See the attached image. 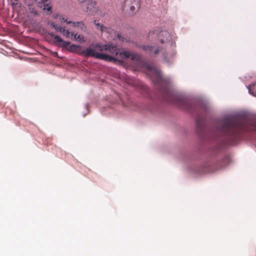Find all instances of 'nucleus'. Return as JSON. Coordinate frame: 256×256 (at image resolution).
Here are the masks:
<instances>
[{
	"label": "nucleus",
	"mask_w": 256,
	"mask_h": 256,
	"mask_svg": "<svg viewBox=\"0 0 256 256\" xmlns=\"http://www.w3.org/2000/svg\"><path fill=\"white\" fill-rule=\"evenodd\" d=\"M182 106L192 113H196V132L200 137L216 144H236L244 132L256 133V119L243 120L229 114L217 120L212 128H207L205 117L202 112L206 111V106L202 100H180L177 93V107Z\"/></svg>",
	"instance_id": "obj_1"
},
{
	"label": "nucleus",
	"mask_w": 256,
	"mask_h": 256,
	"mask_svg": "<svg viewBox=\"0 0 256 256\" xmlns=\"http://www.w3.org/2000/svg\"><path fill=\"white\" fill-rule=\"evenodd\" d=\"M80 52V55L86 57L91 56L107 62L123 60L130 58L136 64L143 65L141 58L137 53L126 50L121 52L116 45L110 43L105 45L92 44L90 46L84 50L82 48Z\"/></svg>",
	"instance_id": "obj_2"
},
{
	"label": "nucleus",
	"mask_w": 256,
	"mask_h": 256,
	"mask_svg": "<svg viewBox=\"0 0 256 256\" xmlns=\"http://www.w3.org/2000/svg\"><path fill=\"white\" fill-rule=\"evenodd\" d=\"M148 74L154 82L156 84L163 95L164 98L168 102H172L174 96L170 90V84L168 80L165 78L160 71L152 66H148Z\"/></svg>",
	"instance_id": "obj_3"
},
{
	"label": "nucleus",
	"mask_w": 256,
	"mask_h": 256,
	"mask_svg": "<svg viewBox=\"0 0 256 256\" xmlns=\"http://www.w3.org/2000/svg\"><path fill=\"white\" fill-rule=\"evenodd\" d=\"M148 38L151 42H155L158 38L162 44H167V47L173 45L171 42L172 36L168 31H160L159 30L150 31L148 36Z\"/></svg>",
	"instance_id": "obj_4"
},
{
	"label": "nucleus",
	"mask_w": 256,
	"mask_h": 256,
	"mask_svg": "<svg viewBox=\"0 0 256 256\" xmlns=\"http://www.w3.org/2000/svg\"><path fill=\"white\" fill-rule=\"evenodd\" d=\"M230 162L229 156H224L222 160L208 164L206 165V172H214L227 166Z\"/></svg>",
	"instance_id": "obj_5"
},
{
	"label": "nucleus",
	"mask_w": 256,
	"mask_h": 256,
	"mask_svg": "<svg viewBox=\"0 0 256 256\" xmlns=\"http://www.w3.org/2000/svg\"><path fill=\"white\" fill-rule=\"evenodd\" d=\"M122 8L133 16L139 10L140 7V0H124L122 4Z\"/></svg>",
	"instance_id": "obj_6"
},
{
	"label": "nucleus",
	"mask_w": 256,
	"mask_h": 256,
	"mask_svg": "<svg viewBox=\"0 0 256 256\" xmlns=\"http://www.w3.org/2000/svg\"><path fill=\"white\" fill-rule=\"evenodd\" d=\"M86 11L88 14L94 15L98 13L100 10L96 6V2L94 0H88L86 3Z\"/></svg>",
	"instance_id": "obj_7"
},
{
	"label": "nucleus",
	"mask_w": 256,
	"mask_h": 256,
	"mask_svg": "<svg viewBox=\"0 0 256 256\" xmlns=\"http://www.w3.org/2000/svg\"><path fill=\"white\" fill-rule=\"evenodd\" d=\"M38 7L42 8L43 10H46L48 14L52 12V6L50 4L49 0H34Z\"/></svg>",
	"instance_id": "obj_8"
},
{
	"label": "nucleus",
	"mask_w": 256,
	"mask_h": 256,
	"mask_svg": "<svg viewBox=\"0 0 256 256\" xmlns=\"http://www.w3.org/2000/svg\"><path fill=\"white\" fill-rule=\"evenodd\" d=\"M142 48L145 52L150 54L153 52L155 55H157L162 50L160 47L152 46H143Z\"/></svg>",
	"instance_id": "obj_9"
},
{
	"label": "nucleus",
	"mask_w": 256,
	"mask_h": 256,
	"mask_svg": "<svg viewBox=\"0 0 256 256\" xmlns=\"http://www.w3.org/2000/svg\"><path fill=\"white\" fill-rule=\"evenodd\" d=\"M54 42L58 46H62L63 48H66L70 44V42L64 41L59 36H54Z\"/></svg>",
	"instance_id": "obj_10"
},
{
	"label": "nucleus",
	"mask_w": 256,
	"mask_h": 256,
	"mask_svg": "<svg viewBox=\"0 0 256 256\" xmlns=\"http://www.w3.org/2000/svg\"><path fill=\"white\" fill-rule=\"evenodd\" d=\"M82 46H76L75 44H72L70 46L69 48V50L71 52H74L80 55V52H82Z\"/></svg>",
	"instance_id": "obj_11"
},
{
	"label": "nucleus",
	"mask_w": 256,
	"mask_h": 256,
	"mask_svg": "<svg viewBox=\"0 0 256 256\" xmlns=\"http://www.w3.org/2000/svg\"><path fill=\"white\" fill-rule=\"evenodd\" d=\"M248 92L253 96H256V83L253 84L248 86Z\"/></svg>",
	"instance_id": "obj_12"
},
{
	"label": "nucleus",
	"mask_w": 256,
	"mask_h": 256,
	"mask_svg": "<svg viewBox=\"0 0 256 256\" xmlns=\"http://www.w3.org/2000/svg\"><path fill=\"white\" fill-rule=\"evenodd\" d=\"M94 24L96 26L97 29H100L102 32L107 30L106 28L104 26L103 24L98 23L96 20H94Z\"/></svg>",
	"instance_id": "obj_13"
},
{
	"label": "nucleus",
	"mask_w": 256,
	"mask_h": 256,
	"mask_svg": "<svg viewBox=\"0 0 256 256\" xmlns=\"http://www.w3.org/2000/svg\"><path fill=\"white\" fill-rule=\"evenodd\" d=\"M63 34L67 38H71V36H73L74 33H70L68 30H66L64 28H62V32H60Z\"/></svg>",
	"instance_id": "obj_14"
},
{
	"label": "nucleus",
	"mask_w": 256,
	"mask_h": 256,
	"mask_svg": "<svg viewBox=\"0 0 256 256\" xmlns=\"http://www.w3.org/2000/svg\"><path fill=\"white\" fill-rule=\"evenodd\" d=\"M73 24L74 26H77L83 30L84 28V24L82 22H74Z\"/></svg>",
	"instance_id": "obj_15"
},
{
	"label": "nucleus",
	"mask_w": 256,
	"mask_h": 256,
	"mask_svg": "<svg viewBox=\"0 0 256 256\" xmlns=\"http://www.w3.org/2000/svg\"><path fill=\"white\" fill-rule=\"evenodd\" d=\"M51 26L54 28L57 32H62V28L60 26H58L57 24L52 22Z\"/></svg>",
	"instance_id": "obj_16"
},
{
	"label": "nucleus",
	"mask_w": 256,
	"mask_h": 256,
	"mask_svg": "<svg viewBox=\"0 0 256 256\" xmlns=\"http://www.w3.org/2000/svg\"><path fill=\"white\" fill-rule=\"evenodd\" d=\"M74 36V38L80 42H84L85 40H84V37L82 36L81 35H78L77 34H75Z\"/></svg>",
	"instance_id": "obj_17"
},
{
	"label": "nucleus",
	"mask_w": 256,
	"mask_h": 256,
	"mask_svg": "<svg viewBox=\"0 0 256 256\" xmlns=\"http://www.w3.org/2000/svg\"><path fill=\"white\" fill-rule=\"evenodd\" d=\"M162 57H163L164 60H166L167 62L169 61L170 58H167V54H166V53L164 52H163V54H162Z\"/></svg>",
	"instance_id": "obj_18"
},
{
	"label": "nucleus",
	"mask_w": 256,
	"mask_h": 256,
	"mask_svg": "<svg viewBox=\"0 0 256 256\" xmlns=\"http://www.w3.org/2000/svg\"><path fill=\"white\" fill-rule=\"evenodd\" d=\"M118 38H119V40L122 42L124 41V37L122 36L120 34H118Z\"/></svg>",
	"instance_id": "obj_19"
},
{
	"label": "nucleus",
	"mask_w": 256,
	"mask_h": 256,
	"mask_svg": "<svg viewBox=\"0 0 256 256\" xmlns=\"http://www.w3.org/2000/svg\"><path fill=\"white\" fill-rule=\"evenodd\" d=\"M61 20L64 22H66V24H70L72 22L70 21H67L66 19H65V18L64 17H62V18H61Z\"/></svg>",
	"instance_id": "obj_20"
},
{
	"label": "nucleus",
	"mask_w": 256,
	"mask_h": 256,
	"mask_svg": "<svg viewBox=\"0 0 256 256\" xmlns=\"http://www.w3.org/2000/svg\"><path fill=\"white\" fill-rule=\"evenodd\" d=\"M50 36L51 37L53 38H54V36H58L57 35H54V33L52 32L50 34Z\"/></svg>",
	"instance_id": "obj_21"
},
{
	"label": "nucleus",
	"mask_w": 256,
	"mask_h": 256,
	"mask_svg": "<svg viewBox=\"0 0 256 256\" xmlns=\"http://www.w3.org/2000/svg\"><path fill=\"white\" fill-rule=\"evenodd\" d=\"M78 1L80 2V3H84V2H86V1L87 0H78Z\"/></svg>",
	"instance_id": "obj_22"
},
{
	"label": "nucleus",
	"mask_w": 256,
	"mask_h": 256,
	"mask_svg": "<svg viewBox=\"0 0 256 256\" xmlns=\"http://www.w3.org/2000/svg\"><path fill=\"white\" fill-rule=\"evenodd\" d=\"M34 15H37V14H38V12H36V11H34Z\"/></svg>",
	"instance_id": "obj_23"
},
{
	"label": "nucleus",
	"mask_w": 256,
	"mask_h": 256,
	"mask_svg": "<svg viewBox=\"0 0 256 256\" xmlns=\"http://www.w3.org/2000/svg\"><path fill=\"white\" fill-rule=\"evenodd\" d=\"M100 15L101 16H104V14H102V12H100Z\"/></svg>",
	"instance_id": "obj_24"
}]
</instances>
